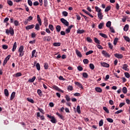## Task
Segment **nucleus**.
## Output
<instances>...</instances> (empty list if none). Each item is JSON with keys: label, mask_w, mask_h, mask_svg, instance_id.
Returning a JSON list of instances; mask_svg holds the SVG:
<instances>
[{"label": "nucleus", "mask_w": 130, "mask_h": 130, "mask_svg": "<svg viewBox=\"0 0 130 130\" xmlns=\"http://www.w3.org/2000/svg\"><path fill=\"white\" fill-rule=\"evenodd\" d=\"M34 6H39V2H38V1H36L33 4Z\"/></svg>", "instance_id": "69168bd1"}, {"label": "nucleus", "mask_w": 130, "mask_h": 130, "mask_svg": "<svg viewBox=\"0 0 130 130\" xmlns=\"http://www.w3.org/2000/svg\"><path fill=\"white\" fill-rule=\"evenodd\" d=\"M56 115H58V116L61 119H63V116H62L61 114H59V113L57 112Z\"/></svg>", "instance_id": "a18cd8bd"}, {"label": "nucleus", "mask_w": 130, "mask_h": 130, "mask_svg": "<svg viewBox=\"0 0 130 130\" xmlns=\"http://www.w3.org/2000/svg\"><path fill=\"white\" fill-rule=\"evenodd\" d=\"M57 32H60V30H61V27L60 25H57L56 27Z\"/></svg>", "instance_id": "72a5a7b5"}, {"label": "nucleus", "mask_w": 130, "mask_h": 130, "mask_svg": "<svg viewBox=\"0 0 130 130\" xmlns=\"http://www.w3.org/2000/svg\"><path fill=\"white\" fill-rule=\"evenodd\" d=\"M53 89H54V90H56V91H58V92H61V93H63L64 92L63 90H61L56 85L53 86Z\"/></svg>", "instance_id": "423d86ee"}, {"label": "nucleus", "mask_w": 130, "mask_h": 130, "mask_svg": "<svg viewBox=\"0 0 130 130\" xmlns=\"http://www.w3.org/2000/svg\"><path fill=\"white\" fill-rule=\"evenodd\" d=\"M77 112H78L79 114H81V107H80L79 105L77 107Z\"/></svg>", "instance_id": "cd10ccee"}, {"label": "nucleus", "mask_w": 130, "mask_h": 130, "mask_svg": "<svg viewBox=\"0 0 130 130\" xmlns=\"http://www.w3.org/2000/svg\"><path fill=\"white\" fill-rule=\"evenodd\" d=\"M95 9L96 12H97L98 13H101V9L98 7V6H95Z\"/></svg>", "instance_id": "473e14b6"}, {"label": "nucleus", "mask_w": 130, "mask_h": 130, "mask_svg": "<svg viewBox=\"0 0 130 130\" xmlns=\"http://www.w3.org/2000/svg\"><path fill=\"white\" fill-rule=\"evenodd\" d=\"M36 53V50H34L31 53V58H33L35 57V53Z\"/></svg>", "instance_id": "79ce46f5"}, {"label": "nucleus", "mask_w": 130, "mask_h": 130, "mask_svg": "<svg viewBox=\"0 0 130 130\" xmlns=\"http://www.w3.org/2000/svg\"><path fill=\"white\" fill-rule=\"evenodd\" d=\"M98 17L99 19H100V20H102L103 19V14H102V12L98 13Z\"/></svg>", "instance_id": "dca6fc26"}, {"label": "nucleus", "mask_w": 130, "mask_h": 130, "mask_svg": "<svg viewBox=\"0 0 130 130\" xmlns=\"http://www.w3.org/2000/svg\"><path fill=\"white\" fill-rule=\"evenodd\" d=\"M82 75H83V78H88V77H89V75H88V74H87V73H86V72H84V73L82 74Z\"/></svg>", "instance_id": "c03bdc74"}, {"label": "nucleus", "mask_w": 130, "mask_h": 130, "mask_svg": "<svg viewBox=\"0 0 130 130\" xmlns=\"http://www.w3.org/2000/svg\"><path fill=\"white\" fill-rule=\"evenodd\" d=\"M94 41L95 43H97L98 44H100V41L97 39V38H94Z\"/></svg>", "instance_id": "ea45409f"}, {"label": "nucleus", "mask_w": 130, "mask_h": 130, "mask_svg": "<svg viewBox=\"0 0 130 130\" xmlns=\"http://www.w3.org/2000/svg\"><path fill=\"white\" fill-rule=\"evenodd\" d=\"M65 98H66L67 101H68V102L71 101V98H70V96H69L68 95H66L65 96Z\"/></svg>", "instance_id": "4d7b16f0"}, {"label": "nucleus", "mask_w": 130, "mask_h": 130, "mask_svg": "<svg viewBox=\"0 0 130 130\" xmlns=\"http://www.w3.org/2000/svg\"><path fill=\"white\" fill-rule=\"evenodd\" d=\"M77 69H78V71H79L80 72H82V71H83V67H82L81 66H78L77 67Z\"/></svg>", "instance_id": "0e129e2a"}, {"label": "nucleus", "mask_w": 130, "mask_h": 130, "mask_svg": "<svg viewBox=\"0 0 130 130\" xmlns=\"http://www.w3.org/2000/svg\"><path fill=\"white\" fill-rule=\"evenodd\" d=\"M96 47H98V48H99V49H103V47H102V46L100 45H97Z\"/></svg>", "instance_id": "774afa93"}, {"label": "nucleus", "mask_w": 130, "mask_h": 130, "mask_svg": "<svg viewBox=\"0 0 130 130\" xmlns=\"http://www.w3.org/2000/svg\"><path fill=\"white\" fill-rule=\"evenodd\" d=\"M128 28H129L128 24H126L123 28L124 31H125V32H126L127 31H128Z\"/></svg>", "instance_id": "bb28decb"}, {"label": "nucleus", "mask_w": 130, "mask_h": 130, "mask_svg": "<svg viewBox=\"0 0 130 130\" xmlns=\"http://www.w3.org/2000/svg\"><path fill=\"white\" fill-rule=\"evenodd\" d=\"M101 66H102V67H104V68H109L110 67L109 64L105 62H101Z\"/></svg>", "instance_id": "9d476101"}, {"label": "nucleus", "mask_w": 130, "mask_h": 130, "mask_svg": "<svg viewBox=\"0 0 130 130\" xmlns=\"http://www.w3.org/2000/svg\"><path fill=\"white\" fill-rule=\"evenodd\" d=\"M47 117L50 118V121L51 122H52V123H56V122H57V121H56V119H55L54 116H52L51 115H50L49 114H47Z\"/></svg>", "instance_id": "7ed1b4c3"}, {"label": "nucleus", "mask_w": 130, "mask_h": 130, "mask_svg": "<svg viewBox=\"0 0 130 130\" xmlns=\"http://www.w3.org/2000/svg\"><path fill=\"white\" fill-rule=\"evenodd\" d=\"M73 27H74V25H71L67 29H66V32L67 34H68V33H70V32H71V30Z\"/></svg>", "instance_id": "4468645a"}, {"label": "nucleus", "mask_w": 130, "mask_h": 130, "mask_svg": "<svg viewBox=\"0 0 130 130\" xmlns=\"http://www.w3.org/2000/svg\"><path fill=\"white\" fill-rule=\"evenodd\" d=\"M111 10V6H108L105 10V13H107L108 12H109V11H110Z\"/></svg>", "instance_id": "aec40b11"}, {"label": "nucleus", "mask_w": 130, "mask_h": 130, "mask_svg": "<svg viewBox=\"0 0 130 130\" xmlns=\"http://www.w3.org/2000/svg\"><path fill=\"white\" fill-rule=\"evenodd\" d=\"M44 4L45 7H47V6H48V2L47 0H44Z\"/></svg>", "instance_id": "bf43d9fd"}, {"label": "nucleus", "mask_w": 130, "mask_h": 130, "mask_svg": "<svg viewBox=\"0 0 130 130\" xmlns=\"http://www.w3.org/2000/svg\"><path fill=\"white\" fill-rule=\"evenodd\" d=\"M122 92L124 94H126L127 93V88H126V87H123Z\"/></svg>", "instance_id": "c756f323"}, {"label": "nucleus", "mask_w": 130, "mask_h": 130, "mask_svg": "<svg viewBox=\"0 0 130 130\" xmlns=\"http://www.w3.org/2000/svg\"><path fill=\"white\" fill-rule=\"evenodd\" d=\"M110 30L112 33H115V30H114V29L113 28V27H109Z\"/></svg>", "instance_id": "052dcab7"}, {"label": "nucleus", "mask_w": 130, "mask_h": 130, "mask_svg": "<svg viewBox=\"0 0 130 130\" xmlns=\"http://www.w3.org/2000/svg\"><path fill=\"white\" fill-rule=\"evenodd\" d=\"M10 58H11V55H8L5 58V59H4V62H3V65L4 66H6V64H7V62H8V61L10 59Z\"/></svg>", "instance_id": "39448f33"}, {"label": "nucleus", "mask_w": 130, "mask_h": 130, "mask_svg": "<svg viewBox=\"0 0 130 130\" xmlns=\"http://www.w3.org/2000/svg\"><path fill=\"white\" fill-rule=\"evenodd\" d=\"M128 66L126 64H124L122 65V69L124 70V71H126L127 72H128L129 71V69H128Z\"/></svg>", "instance_id": "1a4fd4ad"}, {"label": "nucleus", "mask_w": 130, "mask_h": 130, "mask_svg": "<svg viewBox=\"0 0 130 130\" xmlns=\"http://www.w3.org/2000/svg\"><path fill=\"white\" fill-rule=\"evenodd\" d=\"M102 53L105 57H110V55L106 51L103 50Z\"/></svg>", "instance_id": "0eeeda50"}, {"label": "nucleus", "mask_w": 130, "mask_h": 130, "mask_svg": "<svg viewBox=\"0 0 130 130\" xmlns=\"http://www.w3.org/2000/svg\"><path fill=\"white\" fill-rule=\"evenodd\" d=\"M44 69L45 70H48V68H49V66H48V63L46 62L44 63Z\"/></svg>", "instance_id": "4c0bfd02"}, {"label": "nucleus", "mask_w": 130, "mask_h": 130, "mask_svg": "<svg viewBox=\"0 0 130 130\" xmlns=\"http://www.w3.org/2000/svg\"><path fill=\"white\" fill-rule=\"evenodd\" d=\"M26 100L27 101H28V102H30V103H34V100L30 98H27Z\"/></svg>", "instance_id": "f704fd0d"}, {"label": "nucleus", "mask_w": 130, "mask_h": 130, "mask_svg": "<svg viewBox=\"0 0 130 130\" xmlns=\"http://www.w3.org/2000/svg\"><path fill=\"white\" fill-rule=\"evenodd\" d=\"M36 68H37V70H38V71H40L41 68H40V64L39 63H37Z\"/></svg>", "instance_id": "09e8293b"}, {"label": "nucleus", "mask_w": 130, "mask_h": 130, "mask_svg": "<svg viewBox=\"0 0 130 130\" xmlns=\"http://www.w3.org/2000/svg\"><path fill=\"white\" fill-rule=\"evenodd\" d=\"M49 28L50 29L51 31H53V30H54V27L52 24L49 25Z\"/></svg>", "instance_id": "a19ab883"}, {"label": "nucleus", "mask_w": 130, "mask_h": 130, "mask_svg": "<svg viewBox=\"0 0 130 130\" xmlns=\"http://www.w3.org/2000/svg\"><path fill=\"white\" fill-rule=\"evenodd\" d=\"M117 42H118V38H116L114 40V42H113L114 45H116V44H117Z\"/></svg>", "instance_id": "c9c22d12"}, {"label": "nucleus", "mask_w": 130, "mask_h": 130, "mask_svg": "<svg viewBox=\"0 0 130 130\" xmlns=\"http://www.w3.org/2000/svg\"><path fill=\"white\" fill-rule=\"evenodd\" d=\"M18 52L19 53V57H22V56H24V53H25V51H24V46H20Z\"/></svg>", "instance_id": "f03ea898"}, {"label": "nucleus", "mask_w": 130, "mask_h": 130, "mask_svg": "<svg viewBox=\"0 0 130 130\" xmlns=\"http://www.w3.org/2000/svg\"><path fill=\"white\" fill-rule=\"evenodd\" d=\"M37 93L40 97L43 96V93H42V90H41V89H38Z\"/></svg>", "instance_id": "6ab92c4d"}, {"label": "nucleus", "mask_w": 130, "mask_h": 130, "mask_svg": "<svg viewBox=\"0 0 130 130\" xmlns=\"http://www.w3.org/2000/svg\"><path fill=\"white\" fill-rule=\"evenodd\" d=\"M16 49H17V42H15L13 45V48H12V51L14 52L16 51Z\"/></svg>", "instance_id": "a211bd4d"}, {"label": "nucleus", "mask_w": 130, "mask_h": 130, "mask_svg": "<svg viewBox=\"0 0 130 130\" xmlns=\"http://www.w3.org/2000/svg\"><path fill=\"white\" fill-rule=\"evenodd\" d=\"M14 25L15 26H18L19 25V21L18 20L14 21Z\"/></svg>", "instance_id": "338daca9"}, {"label": "nucleus", "mask_w": 130, "mask_h": 130, "mask_svg": "<svg viewBox=\"0 0 130 130\" xmlns=\"http://www.w3.org/2000/svg\"><path fill=\"white\" fill-rule=\"evenodd\" d=\"M108 46H109V48H110L111 49H113V45H112V44H111V43L109 42L108 43Z\"/></svg>", "instance_id": "13d9d810"}, {"label": "nucleus", "mask_w": 130, "mask_h": 130, "mask_svg": "<svg viewBox=\"0 0 130 130\" xmlns=\"http://www.w3.org/2000/svg\"><path fill=\"white\" fill-rule=\"evenodd\" d=\"M27 3H28L29 6H30V7H32V6H33V3L32 2V1L27 0Z\"/></svg>", "instance_id": "6e6d98bb"}, {"label": "nucleus", "mask_w": 130, "mask_h": 130, "mask_svg": "<svg viewBox=\"0 0 130 130\" xmlns=\"http://www.w3.org/2000/svg\"><path fill=\"white\" fill-rule=\"evenodd\" d=\"M123 38L125 39V40L126 41H127V42H130V39L127 36H124Z\"/></svg>", "instance_id": "37998d69"}, {"label": "nucleus", "mask_w": 130, "mask_h": 130, "mask_svg": "<svg viewBox=\"0 0 130 130\" xmlns=\"http://www.w3.org/2000/svg\"><path fill=\"white\" fill-rule=\"evenodd\" d=\"M83 62L84 64H87V63H89V60L88 59H83Z\"/></svg>", "instance_id": "603ef678"}, {"label": "nucleus", "mask_w": 130, "mask_h": 130, "mask_svg": "<svg viewBox=\"0 0 130 130\" xmlns=\"http://www.w3.org/2000/svg\"><path fill=\"white\" fill-rule=\"evenodd\" d=\"M106 120H107V121H108V122H110L111 123H112V122H113V119L112 118H107Z\"/></svg>", "instance_id": "de8ad7c7"}, {"label": "nucleus", "mask_w": 130, "mask_h": 130, "mask_svg": "<svg viewBox=\"0 0 130 130\" xmlns=\"http://www.w3.org/2000/svg\"><path fill=\"white\" fill-rule=\"evenodd\" d=\"M85 31L84 29H78L77 30V34H83V33H85Z\"/></svg>", "instance_id": "412c9836"}, {"label": "nucleus", "mask_w": 130, "mask_h": 130, "mask_svg": "<svg viewBox=\"0 0 130 130\" xmlns=\"http://www.w3.org/2000/svg\"><path fill=\"white\" fill-rule=\"evenodd\" d=\"M60 21L61 22V23H62V24L65 25V26H69V25H70V23L64 18H61Z\"/></svg>", "instance_id": "20e7f679"}, {"label": "nucleus", "mask_w": 130, "mask_h": 130, "mask_svg": "<svg viewBox=\"0 0 130 130\" xmlns=\"http://www.w3.org/2000/svg\"><path fill=\"white\" fill-rule=\"evenodd\" d=\"M104 123V120L103 119H101L99 122V126H102Z\"/></svg>", "instance_id": "7c9ffc66"}, {"label": "nucleus", "mask_w": 130, "mask_h": 130, "mask_svg": "<svg viewBox=\"0 0 130 130\" xmlns=\"http://www.w3.org/2000/svg\"><path fill=\"white\" fill-rule=\"evenodd\" d=\"M106 26L108 28H110V27H111V21H108L106 24Z\"/></svg>", "instance_id": "c85d7f7f"}, {"label": "nucleus", "mask_w": 130, "mask_h": 130, "mask_svg": "<svg viewBox=\"0 0 130 130\" xmlns=\"http://www.w3.org/2000/svg\"><path fill=\"white\" fill-rule=\"evenodd\" d=\"M60 43H54L53 45V46H59L60 45Z\"/></svg>", "instance_id": "680f3d73"}, {"label": "nucleus", "mask_w": 130, "mask_h": 130, "mask_svg": "<svg viewBox=\"0 0 130 130\" xmlns=\"http://www.w3.org/2000/svg\"><path fill=\"white\" fill-rule=\"evenodd\" d=\"M7 4L9 5V6H13V1H11V0H8L7 1Z\"/></svg>", "instance_id": "49530a36"}, {"label": "nucleus", "mask_w": 130, "mask_h": 130, "mask_svg": "<svg viewBox=\"0 0 130 130\" xmlns=\"http://www.w3.org/2000/svg\"><path fill=\"white\" fill-rule=\"evenodd\" d=\"M6 33L7 34V35H9L11 34V36H14L15 34V30H14V28L13 27H10L9 29H6Z\"/></svg>", "instance_id": "f257e3e1"}, {"label": "nucleus", "mask_w": 130, "mask_h": 130, "mask_svg": "<svg viewBox=\"0 0 130 130\" xmlns=\"http://www.w3.org/2000/svg\"><path fill=\"white\" fill-rule=\"evenodd\" d=\"M37 21L40 25V26H42V21L41 20V18H40V16L39 15H37Z\"/></svg>", "instance_id": "6e6552de"}, {"label": "nucleus", "mask_w": 130, "mask_h": 130, "mask_svg": "<svg viewBox=\"0 0 130 130\" xmlns=\"http://www.w3.org/2000/svg\"><path fill=\"white\" fill-rule=\"evenodd\" d=\"M103 110L106 112V113H109V110L106 107H103Z\"/></svg>", "instance_id": "58836bf2"}, {"label": "nucleus", "mask_w": 130, "mask_h": 130, "mask_svg": "<svg viewBox=\"0 0 130 130\" xmlns=\"http://www.w3.org/2000/svg\"><path fill=\"white\" fill-rule=\"evenodd\" d=\"M124 75L126 77V78H127V79H129L130 78V75L129 73H127V72H125L124 73Z\"/></svg>", "instance_id": "864d4df0"}, {"label": "nucleus", "mask_w": 130, "mask_h": 130, "mask_svg": "<svg viewBox=\"0 0 130 130\" xmlns=\"http://www.w3.org/2000/svg\"><path fill=\"white\" fill-rule=\"evenodd\" d=\"M35 80H36V77L34 76L32 78H31L28 80V82H29V83H33Z\"/></svg>", "instance_id": "2f4dec72"}, {"label": "nucleus", "mask_w": 130, "mask_h": 130, "mask_svg": "<svg viewBox=\"0 0 130 130\" xmlns=\"http://www.w3.org/2000/svg\"><path fill=\"white\" fill-rule=\"evenodd\" d=\"M4 93L5 96H6L7 97H9V90H8V89H5L4 90Z\"/></svg>", "instance_id": "b1692460"}, {"label": "nucleus", "mask_w": 130, "mask_h": 130, "mask_svg": "<svg viewBox=\"0 0 130 130\" xmlns=\"http://www.w3.org/2000/svg\"><path fill=\"white\" fill-rule=\"evenodd\" d=\"M44 24L45 27H47V26H48V20H47L46 17L44 18Z\"/></svg>", "instance_id": "393cba45"}, {"label": "nucleus", "mask_w": 130, "mask_h": 130, "mask_svg": "<svg viewBox=\"0 0 130 130\" xmlns=\"http://www.w3.org/2000/svg\"><path fill=\"white\" fill-rule=\"evenodd\" d=\"M104 26V22H101L99 24L98 27L99 29H102L103 27Z\"/></svg>", "instance_id": "a878e982"}, {"label": "nucleus", "mask_w": 130, "mask_h": 130, "mask_svg": "<svg viewBox=\"0 0 130 130\" xmlns=\"http://www.w3.org/2000/svg\"><path fill=\"white\" fill-rule=\"evenodd\" d=\"M75 85H76V86H78L79 87V88H80L81 89H84V87H83V85H82V84H81L80 82H75Z\"/></svg>", "instance_id": "ddd939ff"}, {"label": "nucleus", "mask_w": 130, "mask_h": 130, "mask_svg": "<svg viewBox=\"0 0 130 130\" xmlns=\"http://www.w3.org/2000/svg\"><path fill=\"white\" fill-rule=\"evenodd\" d=\"M35 27V25L34 24H31L29 25H27V26L25 27L26 30H30V29H33Z\"/></svg>", "instance_id": "9b49d317"}, {"label": "nucleus", "mask_w": 130, "mask_h": 130, "mask_svg": "<svg viewBox=\"0 0 130 130\" xmlns=\"http://www.w3.org/2000/svg\"><path fill=\"white\" fill-rule=\"evenodd\" d=\"M114 56L117 58H122L123 57V55L121 54L116 53L114 54Z\"/></svg>", "instance_id": "f8f14e48"}, {"label": "nucleus", "mask_w": 130, "mask_h": 130, "mask_svg": "<svg viewBox=\"0 0 130 130\" xmlns=\"http://www.w3.org/2000/svg\"><path fill=\"white\" fill-rule=\"evenodd\" d=\"M95 90L96 92H98L99 93H102V89L100 87H95Z\"/></svg>", "instance_id": "5701e85b"}, {"label": "nucleus", "mask_w": 130, "mask_h": 130, "mask_svg": "<svg viewBox=\"0 0 130 130\" xmlns=\"http://www.w3.org/2000/svg\"><path fill=\"white\" fill-rule=\"evenodd\" d=\"M15 76L16 78H17V77H21V76H22V73H21V72H18L15 74Z\"/></svg>", "instance_id": "e2e57ef3"}, {"label": "nucleus", "mask_w": 130, "mask_h": 130, "mask_svg": "<svg viewBox=\"0 0 130 130\" xmlns=\"http://www.w3.org/2000/svg\"><path fill=\"white\" fill-rule=\"evenodd\" d=\"M94 51L93 50H89L86 53V55H89V54H92Z\"/></svg>", "instance_id": "3c124183"}, {"label": "nucleus", "mask_w": 130, "mask_h": 130, "mask_svg": "<svg viewBox=\"0 0 130 130\" xmlns=\"http://www.w3.org/2000/svg\"><path fill=\"white\" fill-rule=\"evenodd\" d=\"M40 26H41V25H40V24H39H39L37 23L36 24V26H35V29L36 30H37V31H39V30H40Z\"/></svg>", "instance_id": "4be33fe9"}, {"label": "nucleus", "mask_w": 130, "mask_h": 130, "mask_svg": "<svg viewBox=\"0 0 130 130\" xmlns=\"http://www.w3.org/2000/svg\"><path fill=\"white\" fill-rule=\"evenodd\" d=\"M75 52L77 55L79 56V57H82V53H81V52H80V51H79V50L76 49L75 50Z\"/></svg>", "instance_id": "2eb2a0df"}, {"label": "nucleus", "mask_w": 130, "mask_h": 130, "mask_svg": "<svg viewBox=\"0 0 130 130\" xmlns=\"http://www.w3.org/2000/svg\"><path fill=\"white\" fill-rule=\"evenodd\" d=\"M89 67L91 70H94V69H95V66L93 63L89 64Z\"/></svg>", "instance_id": "8fccbe9b"}, {"label": "nucleus", "mask_w": 130, "mask_h": 130, "mask_svg": "<svg viewBox=\"0 0 130 130\" xmlns=\"http://www.w3.org/2000/svg\"><path fill=\"white\" fill-rule=\"evenodd\" d=\"M15 96H16V92L13 91L11 95L10 100H13L14 98H15Z\"/></svg>", "instance_id": "f3484780"}, {"label": "nucleus", "mask_w": 130, "mask_h": 130, "mask_svg": "<svg viewBox=\"0 0 130 130\" xmlns=\"http://www.w3.org/2000/svg\"><path fill=\"white\" fill-rule=\"evenodd\" d=\"M100 35L102 36V37H103V38H108V37L105 34L100 33Z\"/></svg>", "instance_id": "e433bc0d"}, {"label": "nucleus", "mask_w": 130, "mask_h": 130, "mask_svg": "<svg viewBox=\"0 0 130 130\" xmlns=\"http://www.w3.org/2000/svg\"><path fill=\"white\" fill-rule=\"evenodd\" d=\"M62 14L64 17H68V15H69V13L67 11H63Z\"/></svg>", "instance_id": "5fc2aeb1"}]
</instances>
